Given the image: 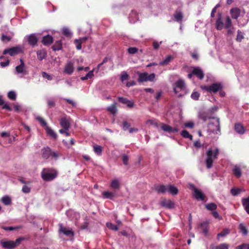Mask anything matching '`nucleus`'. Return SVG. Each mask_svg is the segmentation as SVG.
I'll list each match as a JSON object with an SVG mask.
<instances>
[{
    "label": "nucleus",
    "instance_id": "f257e3e1",
    "mask_svg": "<svg viewBox=\"0 0 249 249\" xmlns=\"http://www.w3.org/2000/svg\"><path fill=\"white\" fill-rule=\"evenodd\" d=\"M219 150L218 148L214 149L209 148L206 152L207 158L205 160L206 167L210 169L212 167L213 160L218 158Z\"/></svg>",
    "mask_w": 249,
    "mask_h": 249
},
{
    "label": "nucleus",
    "instance_id": "f03ea898",
    "mask_svg": "<svg viewBox=\"0 0 249 249\" xmlns=\"http://www.w3.org/2000/svg\"><path fill=\"white\" fill-rule=\"evenodd\" d=\"M25 240L23 237H20L17 238L15 241L12 240H2L0 242L1 247L5 249H13L18 246L21 242Z\"/></svg>",
    "mask_w": 249,
    "mask_h": 249
},
{
    "label": "nucleus",
    "instance_id": "7ed1b4c3",
    "mask_svg": "<svg viewBox=\"0 0 249 249\" xmlns=\"http://www.w3.org/2000/svg\"><path fill=\"white\" fill-rule=\"evenodd\" d=\"M43 180L46 181L54 179L57 175V171L52 168H44L41 173Z\"/></svg>",
    "mask_w": 249,
    "mask_h": 249
},
{
    "label": "nucleus",
    "instance_id": "20e7f679",
    "mask_svg": "<svg viewBox=\"0 0 249 249\" xmlns=\"http://www.w3.org/2000/svg\"><path fill=\"white\" fill-rule=\"evenodd\" d=\"M41 155L42 157L46 160L50 157L56 160L59 156L57 152H53L49 147L44 148L41 150Z\"/></svg>",
    "mask_w": 249,
    "mask_h": 249
},
{
    "label": "nucleus",
    "instance_id": "39448f33",
    "mask_svg": "<svg viewBox=\"0 0 249 249\" xmlns=\"http://www.w3.org/2000/svg\"><path fill=\"white\" fill-rule=\"evenodd\" d=\"M208 131L210 133L218 134L220 132V121L219 118L216 119V122L210 123L208 124Z\"/></svg>",
    "mask_w": 249,
    "mask_h": 249
},
{
    "label": "nucleus",
    "instance_id": "423d86ee",
    "mask_svg": "<svg viewBox=\"0 0 249 249\" xmlns=\"http://www.w3.org/2000/svg\"><path fill=\"white\" fill-rule=\"evenodd\" d=\"M222 85L220 83H215L210 86H204L202 87L203 89L210 93H216L222 89Z\"/></svg>",
    "mask_w": 249,
    "mask_h": 249
},
{
    "label": "nucleus",
    "instance_id": "0eeeda50",
    "mask_svg": "<svg viewBox=\"0 0 249 249\" xmlns=\"http://www.w3.org/2000/svg\"><path fill=\"white\" fill-rule=\"evenodd\" d=\"M155 78V74L153 73L148 74L147 72L139 73V78L138 81L139 82L153 81Z\"/></svg>",
    "mask_w": 249,
    "mask_h": 249
},
{
    "label": "nucleus",
    "instance_id": "6e6552de",
    "mask_svg": "<svg viewBox=\"0 0 249 249\" xmlns=\"http://www.w3.org/2000/svg\"><path fill=\"white\" fill-rule=\"evenodd\" d=\"M58 225V232L59 233H62L69 237H73L74 236V232L71 228L65 227L61 223L59 224Z\"/></svg>",
    "mask_w": 249,
    "mask_h": 249
},
{
    "label": "nucleus",
    "instance_id": "1a4fd4ad",
    "mask_svg": "<svg viewBox=\"0 0 249 249\" xmlns=\"http://www.w3.org/2000/svg\"><path fill=\"white\" fill-rule=\"evenodd\" d=\"M193 196L198 201H206V196L199 189L193 186Z\"/></svg>",
    "mask_w": 249,
    "mask_h": 249
},
{
    "label": "nucleus",
    "instance_id": "9d476101",
    "mask_svg": "<svg viewBox=\"0 0 249 249\" xmlns=\"http://www.w3.org/2000/svg\"><path fill=\"white\" fill-rule=\"evenodd\" d=\"M21 50L19 47H14L11 48L5 49L3 52V54H9L11 56H14L20 53Z\"/></svg>",
    "mask_w": 249,
    "mask_h": 249
},
{
    "label": "nucleus",
    "instance_id": "9b49d317",
    "mask_svg": "<svg viewBox=\"0 0 249 249\" xmlns=\"http://www.w3.org/2000/svg\"><path fill=\"white\" fill-rule=\"evenodd\" d=\"M160 125L161 128L162 130L169 133H177L179 131V129L178 128L172 127L171 126L163 123H161Z\"/></svg>",
    "mask_w": 249,
    "mask_h": 249
},
{
    "label": "nucleus",
    "instance_id": "f8f14e48",
    "mask_svg": "<svg viewBox=\"0 0 249 249\" xmlns=\"http://www.w3.org/2000/svg\"><path fill=\"white\" fill-rule=\"evenodd\" d=\"M27 41L29 44L34 47L37 44L38 38L36 34H32L28 36Z\"/></svg>",
    "mask_w": 249,
    "mask_h": 249
},
{
    "label": "nucleus",
    "instance_id": "ddd939ff",
    "mask_svg": "<svg viewBox=\"0 0 249 249\" xmlns=\"http://www.w3.org/2000/svg\"><path fill=\"white\" fill-rule=\"evenodd\" d=\"M192 71L193 75L196 76L199 79L202 80L204 78V73L200 68L194 67Z\"/></svg>",
    "mask_w": 249,
    "mask_h": 249
},
{
    "label": "nucleus",
    "instance_id": "4468645a",
    "mask_svg": "<svg viewBox=\"0 0 249 249\" xmlns=\"http://www.w3.org/2000/svg\"><path fill=\"white\" fill-rule=\"evenodd\" d=\"M176 87L174 88V91L175 93H177L178 91L177 89H179L180 90H183L185 89V83L184 81L181 79L178 80L175 83Z\"/></svg>",
    "mask_w": 249,
    "mask_h": 249
},
{
    "label": "nucleus",
    "instance_id": "2eb2a0df",
    "mask_svg": "<svg viewBox=\"0 0 249 249\" xmlns=\"http://www.w3.org/2000/svg\"><path fill=\"white\" fill-rule=\"evenodd\" d=\"M53 41V38L51 35H48L43 36L42 39V43L45 46H48L51 45Z\"/></svg>",
    "mask_w": 249,
    "mask_h": 249
},
{
    "label": "nucleus",
    "instance_id": "dca6fc26",
    "mask_svg": "<svg viewBox=\"0 0 249 249\" xmlns=\"http://www.w3.org/2000/svg\"><path fill=\"white\" fill-rule=\"evenodd\" d=\"M73 64L71 62H68L65 67L64 70V72L69 75H71L73 73Z\"/></svg>",
    "mask_w": 249,
    "mask_h": 249
},
{
    "label": "nucleus",
    "instance_id": "f3484780",
    "mask_svg": "<svg viewBox=\"0 0 249 249\" xmlns=\"http://www.w3.org/2000/svg\"><path fill=\"white\" fill-rule=\"evenodd\" d=\"M20 64L16 67V71L18 73L26 74V71L24 70L25 64L22 59H20Z\"/></svg>",
    "mask_w": 249,
    "mask_h": 249
},
{
    "label": "nucleus",
    "instance_id": "a211bd4d",
    "mask_svg": "<svg viewBox=\"0 0 249 249\" xmlns=\"http://www.w3.org/2000/svg\"><path fill=\"white\" fill-rule=\"evenodd\" d=\"M60 124L65 130H68L70 127V123L66 118H62L60 120Z\"/></svg>",
    "mask_w": 249,
    "mask_h": 249
},
{
    "label": "nucleus",
    "instance_id": "6ab92c4d",
    "mask_svg": "<svg viewBox=\"0 0 249 249\" xmlns=\"http://www.w3.org/2000/svg\"><path fill=\"white\" fill-rule=\"evenodd\" d=\"M155 190L159 194H164L167 192L168 185H160L155 187Z\"/></svg>",
    "mask_w": 249,
    "mask_h": 249
},
{
    "label": "nucleus",
    "instance_id": "aec40b11",
    "mask_svg": "<svg viewBox=\"0 0 249 249\" xmlns=\"http://www.w3.org/2000/svg\"><path fill=\"white\" fill-rule=\"evenodd\" d=\"M234 130L237 133L241 135L245 132V128L241 123H236L234 124Z\"/></svg>",
    "mask_w": 249,
    "mask_h": 249
},
{
    "label": "nucleus",
    "instance_id": "412c9836",
    "mask_svg": "<svg viewBox=\"0 0 249 249\" xmlns=\"http://www.w3.org/2000/svg\"><path fill=\"white\" fill-rule=\"evenodd\" d=\"M216 28L218 30H221L223 28V22L222 20V14H218V18L216 21Z\"/></svg>",
    "mask_w": 249,
    "mask_h": 249
},
{
    "label": "nucleus",
    "instance_id": "4be33fe9",
    "mask_svg": "<svg viewBox=\"0 0 249 249\" xmlns=\"http://www.w3.org/2000/svg\"><path fill=\"white\" fill-rule=\"evenodd\" d=\"M37 57L40 61L45 59L47 56V52L45 49L39 50L36 53Z\"/></svg>",
    "mask_w": 249,
    "mask_h": 249
},
{
    "label": "nucleus",
    "instance_id": "5701e85b",
    "mask_svg": "<svg viewBox=\"0 0 249 249\" xmlns=\"http://www.w3.org/2000/svg\"><path fill=\"white\" fill-rule=\"evenodd\" d=\"M230 12L231 18L234 19H237L240 14V11L237 8L231 9Z\"/></svg>",
    "mask_w": 249,
    "mask_h": 249
},
{
    "label": "nucleus",
    "instance_id": "b1692460",
    "mask_svg": "<svg viewBox=\"0 0 249 249\" xmlns=\"http://www.w3.org/2000/svg\"><path fill=\"white\" fill-rule=\"evenodd\" d=\"M62 48V43L61 40H58L55 42L54 44L52 46V49L53 51H59Z\"/></svg>",
    "mask_w": 249,
    "mask_h": 249
},
{
    "label": "nucleus",
    "instance_id": "393cba45",
    "mask_svg": "<svg viewBox=\"0 0 249 249\" xmlns=\"http://www.w3.org/2000/svg\"><path fill=\"white\" fill-rule=\"evenodd\" d=\"M159 207L165 209H173L175 208V203H158Z\"/></svg>",
    "mask_w": 249,
    "mask_h": 249
},
{
    "label": "nucleus",
    "instance_id": "a878e982",
    "mask_svg": "<svg viewBox=\"0 0 249 249\" xmlns=\"http://www.w3.org/2000/svg\"><path fill=\"white\" fill-rule=\"evenodd\" d=\"M107 110L109 111L110 113L114 115L116 113L117 109V103L116 102L113 103L111 106L108 107H107Z\"/></svg>",
    "mask_w": 249,
    "mask_h": 249
},
{
    "label": "nucleus",
    "instance_id": "bb28decb",
    "mask_svg": "<svg viewBox=\"0 0 249 249\" xmlns=\"http://www.w3.org/2000/svg\"><path fill=\"white\" fill-rule=\"evenodd\" d=\"M46 130L48 135L50 136L54 139H56L57 138V135L56 133L54 132V131L50 127H49V126H46Z\"/></svg>",
    "mask_w": 249,
    "mask_h": 249
},
{
    "label": "nucleus",
    "instance_id": "cd10ccee",
    "mask_svg": "<svg viewBox=\"0 0 249 249\" xmlns=\"http://www.w3.org/2000/svg\"><path fill=\"white\" fill-rule=\"evenodd\" d=\"M200 227L202 229L203 233L207 235L209 232L208 224L207 222H203L200 224Z\"/></svg>",
    "mask_w": 249,
    "mask_h": 249
},
{
    "label": "nucleus",
    "instance_id": "c85d7f7f",
    "mask_svg": "<svg viewBox=\"0 0 249 249\" xmlns=\"http://www.w3.org/2000/svg\"><path fill=\"white\" fill-rule=\"evenodd\" d=\"M173 59V57L172 55H168L163 61L160 62L159 65L160 66L167 65Z\"/></svg>",
    "mask_w": 249,
    "mask_h": 249
},
{
    "label": "nucleus",
    "instance_id": "c756f323",
    "mask_svg": "<svg viewBox=\"0 0 249 249\" xmlns=\"http://www.w3.org/2000/svg\"><path fill=\"white\" fill-rule=\"evenodd\" d=\"M178 189L177 187L171 185H168V193H170L173 195H175L178 193Z\"/></svg>",
    "mask_w": 249,
    "mask_h": 249
},
{
    "label": "nucleus",
    "instance_id": "7c9ffc66",
    "mask_svg": "<svg viewBox=\"0 0 249 249\" xmlns=\"http://www.w3.org/2000/svg\"><path fill=\"white\" fill-rule=\"evenodd\" d=\"M230 233V230L227 228L223 229L222 231L217 235V239L219 240L220 237H225Z\"/></svg>",
    "mask_w": 249,
    "mask_h": 249
},
{
    "label": "nucleus",
    "instance_id": "2f4dec72",
    "mask_svg": "<svg viewBox=\"0 0 249 249\" xmlns=\"http://www.w3.org/2000/svg\"><path fill=\"white\" fill-rule=\"evenodd\" d=\"M110 187L113 189H119L120 187V184L118 179H115L111 181Z\"/></svg>",
    "mask_w": 249,
    "mask_h": 249
},
{
    "label": "nucleus",
    "instance_id": "473e14b6",
    "mask_svg": "<svg viewBox=\"0 0 249 249\" xmlns=\"http://www.w3.org/2000/svg\"><path fill=\"white\" fill-rule=\"evenodd\" d=\"M232 172L233 175L237 178H239L242 175L241 169L236 166L232 170Z\"/></svg>",
    "mask_w": 249,
    "mask_h": 249
},
{
    "label": "nucleus",
    "instance_id": "72a5a7b5",
    "mask_svg": "<svg viewBox=\"0 0 249 249\" xmlns=\"http://www.w3.org/2000/svg\"><path fill=\"white\" fill-rule=\"evenodd\" d=\"M102 196L104 198L112 199L114 196V194L112 192L105 191L102 193Z\"/></svg>",
    "mask_w": 249,
    "mask_h": 249
},
{
    "label": "nucleus",
    "instance_id": "f704fd0d",
    "mask_svg": "<svg viewBox=\"0 0 249 249\" xmlns=\"http://www.w3.org/2000/svg\"><path fill=\"white\" fill-rule=\"evenodd\" d=\"M0 229H2L5 231H12L14 230L18 229V227H13V226H5L0 224Z\"/></svg>",
    "mask_w": 249,
    "mask_h": 249
},
{
    "label": "nucleus",
    "instance_id": "c9c22d12",
    "mask_svg": "<svg viewBox=\"0 0 249 249\" xmlns=\"http://www.w3.org/2000/svg\"><path fill=\"white\" fill-rule=\"evenodd\" d=\"M239 228L240 231V232H242V233L244 235H247L248 233V230L246 227V226L243 224L240 223L239 225Z\"/></svg>",
    "mask_w": 249,
    "mask_h": 249
},
{
    "label": "nucleus",
    "instance_id": "e433bc0d",
    "mask_svg": "<svg viewBox=\"0 0 249 249\" xmlns=\"http://www.w3.org/2000/svg\"><path fill=\"white\" fill-rule=\"evenodd\" d=\"M158 123L159 121L156 119H150L146 122V124L147 125H153L156 127H158L159 126Z\"/></svg>",
    "mask_w": 249,
    "mask_h": 249
},
{
    "label": "nucleus",
    "instance_id": "4c0bfd02",
    "mask_svg": "<svg viewBox=\"0 0 249 249\" xmlns=\"http://www.w3.org/2000/svg\"><path fill=\"white\" fill-rule=\"evenodd\" d=\"M181 135L184 138H189L190 140H193V136L186 130H183L181 132Z\"/></svg>",
    "mask_w": 249,
    "mask_h": 249
},
{
    "label": "nucleus",
    "instance_id": "58836bf2",
    "mask_svg": "<svg viewBox=\"0 0 249 249\" xmlns=\"http://www.w3.org/2000/svg\"><path fill=\"white\" fill-rule=\"evenodd\" d=\"M106 226L109 229L114 231H117L119 228L117 225H114L111 222H107Z\"/></svg>",
    "mask_w": 249,
    "mask_h": 249
},
{
    "label": "nucleus",
    "instance_id": "ea45409f",
    "mask_svg": "<svg viewBox=\"0 0 249 249\" xmlns=\"http://www.w3.org/2000/svg\"><path fill=\"white\" fill-rule=\"evenodd\" d=\"M174 16L177 22H180L183 19V14L181 12L176 13Z\"/></svg>",
    "mask_w": 249,
    "mask_h": 249
},
{
    "label": "nucleus",
    "instance_id": "a19ab883",
    "mask_svg": "<svg viewBox=\"0 0 249 249\" xmlns=\"http://www.w3.org/2000/svg\"><path fill=\"white\" fill-rule=\"evenodd\" d=\"M93 150L95 153L100 155L102 152V147L100 145H95L93 146Z\"/></svg>",
    "mask_w": 249,
    "mask_h": 249
},
{
    "label": "nucleus",
    "instance_id": "79ce46f5",
    "mask_svg": "<svg viewBox=\"0 0 249 249\" xmlns=\"http://www.w3.org/2000/svg\"><path fill=\"white\" fill-rule=\"evenodd\" d=\"M231 20L229 16H227L226 18V21L224 27L226 29H229L231 26Z\"/></svg>",
    "mask_w": 249,
    "mask_h": 249
},
{
    "label": "nucleus",
    "instance_id": "37998d69",
    "mask_svg": "<svg viewBox=\"0 0 249 249\" xmlns=\"http://www.w3.org/2000/svg\"><path fill=\"white\" fill-rule=\"evenodd\" d=\"M244 37V34L240 30H238L237 31V35L236 39V41L240 42L242 41Z\"/></svg>",
    "mask_w": 249,
    "mask_h": 249
},
{
    "label": "nucleus",
    "instance_id": "c03bdc74",
    "mask_svg": "<svg viewBox=\"0 0 249 249\" xmlns=\"http://www.w3.org/2000/svg\"><path fill=\"white\" fill-rule=\"evenodd\" d=\"M206 208L210 211H213L217 208V206L215 203H208L206 205Z\"/></svg>",
    "mask_w": 249,
    "mask_h": 249
},
{
    "label": "nucleus",
    "instance_id": "a18cd8bd",
    "mask_svg": "<svg viewBox=\"0 0 249 249\" xmlns=\"http://www.w3.org/2000/svg\"><path fill=\"white\" fill-rule=\"evenodd\" d=\"M8 97L10 100H14V101L16 100V98H17V95H16L15 92H14V91H10L8 93Z\"/></svg>",
    "mask_w": 249,
    "mask_h": 249
},
{
    "label": "nucleus",
    "instance_id": "49530a36",
    "mask_svg": "<svg viewBox=\"0 0 249 249\" xmlns=\"http://www.w3.org/2000/svg\"><path fill=\"white\" fill-rule=\"evenodd\" d=\"M229 245L226 243L221 244L215 247V249H229Z\"/></svg>",
    "mask_w": 249,
    "mask_h": 249
},
{
    "label": "nucleus",
    "instance_id": "de8ad7c7",
    "mask_svg": "<svg viewBox=\"0 0 249 249\" xmlns=\"http://www.w3.org/2000/svg\"><path fill=\"white\" fill-rule=\"evenodd\" d=\"M138 51V49L136 47H129L127 49L128 53L130 54H134L136 53Z\"/></svg>",
    "mask_w": 249,
    "mask_h": 249
},
{
    "label": "nucleus",
    "instance_id": "09e8293b",
    "mask_svg": "<svg viewBox=\"0 0 249 249\" xmlns=\"http://www.w3.org/2000/svg\"><path fill=\"white\" fill-rule=\"evenodd\" d=\"M122 158L123 163L125 165H128L129 157L125 154H123L122 156Z\"/></svg>",
    "mask_w": 249,
    "mask_h": 249
},
{
    "label": "nucleus",
    "instance_id": "8fccbe9b",
    "mask_svg": "<svg viewBox=\"0 0 249 249\" xmlns=\"http://www.w3.org/2000/svg\"><path fill=\"white\" fill-rule=\"evenodd\" d=\"M47 105L48 107L50 108L53 107L55 106V102L53 99L48 100L47 101Z\"/></svg>",
    "mask_w": 249,
    "mask_h": 249
},
{
    "label": "nucleus",
    "instance_id": "3c124183",
    "mask_svg": "<svg viewBox=\"0 0 249 249\" xmlns=\"http://www.w3.org/2000/svg\"><path fill=\"white\" fill-rule=\"evenodd\" d=\"M191 98L195 100H198L200 94L198 92L194 91L191 94Z\"/></svg>",
    "mask_w": 249,
    "mask_h": 249
},
{
    "label": "nucleus",
    "instance_id": "603ef678",
    "mask_svg": "<svg viewBox=\"0 0 249 249\" xmlns=\"http://www.w3.org/2000/svg\"><path fill=\"white\" fill-rule=\"evenodd\" d=\"M241 192V190L238 188H232L231 190V193L232 196H235L239 194Z\"/></svg>",
    "mask_w": 249,
    "mask_h": 249
},
{
    "label": "nucleus",
    "instance_id": "864d4df0",
    "mask_svg": "<svg viewBox=\"0 0 249 249\" xmlns=\"http://www.w3.org/2000/svg\"><path fill=\"white\" fill-rule=\"evenodd\" d=\"M130 124L127 121H124L123 122V129L124 131L127 130L130 127Z\"/></svg>",
    "mask_w": 249,
    "mask_h": 249
},
{
    "label": "nucleus",
    "instance_id": "5fc2aeb1",
    "mask_svg": "<svg viewBox=\"0 0 249 249\" xmlns=\"http://www.w3.org/2000/svg\"><path fill=\"white\" fill-rule=\"evenodd\" d=\"M36 119L39 121L40 124L43 126H47V123L46 121L41 117H37Z\"/></svg>",
    "mask_w": 249,
    "mask_h": 249
},
{
    "label": "nucleus",
    "instance_id": "6e6d98bb",
    "mask_svg": "<svg viewBox=\"0 0 249 249\" xmlns=\"http://www.w3.org/2000/svg\"><path fill=\"white\" fill-rule=\"evenodd\" d=\"M22 191L24 193H29L31 191V188L26 184L22 187Z\"/></svg>",
    "mask_w": 249,
    "mask_h": 249
},
{
    "label": "nucleus",
    "instance_id": "4d7b16f0",
    "mask_svg": "<svg viewBox=\"0 0 249 249\" xmlns=\"http://www.w3.org/2000/svg\"><path fill=\"white\" fill-rule=\"evenodd\" d=\"M118 100L119 102H120V103L124 104H126L129 100L126 98H124L123 97H119L118 98Z\"/></svg>",
    "mask_w": 249,
    "mask_h": 249
},
{
    "label": "nucleus",
    "instance_id": "13d9d810",
    "mask_svg": "<svg viewBox=\"0 0 249 249\" xmlns=\"http://www.w3.org/2000/svg\"><path fill=\"white\" fill-rule=\"evenodd\" d=\"M74 43L76 45V48L77 50H80L81 49V48H82V46H81L82 43L81 42V41L80 40H79L78 39H75L74 40Z\"/></svg>",
    "mask_w": 249,
    "mask_h": 249
},
{
    "label": "nucleus",
    "instance_id": "bf43d9fd",
    "mask_svg": "<svg viewBox=\"0 0 249 249\" xmlns=\"http://www.w3.org/2000/svg\"><path fill=\"white\" fill-rule=\"evenodd\" d=\"M2 202H11V198L8 196H4L1 199Z\"/></svg>",
    "mask_w": 249,
    "mask_h": 249
},
{
    "label": "nucleus",
    "instance_id": "052dcab7",
    "mask_svg": "<svg viewBox=\"0 0 249 249\" xmlns=\"http://www.w3.org/2000/svg\"><path fill=\"white\" fill-rule=\"evenodd\" d=\"M63 34L67 36H69L71 35V33L69 29L66 28H65L63 29Z\"/></svg>",
    "mask_w": 249,
    "mask_h": 249
},
{
    "label": "nucleus",
    "instance_id": "680f3d73",
    "mask_svg": "<svg viewBox=\"0 0 249 249\" xmlns=\"http://www.w3.org/2000/svg\"><path fill=\"white\" fill-rule=\"evenodd\" d=\"M1 39L2 41H9L11 40V37L7 36L6 35H2L1 36Z\"/></svg>",
    "mask_w": 249,
    "mask_h": 249
},
{
    "label": "nucleus",
    "instance_id": "e2e57ef3",
    "mask_svg": "<svg viewBox=\"0 0 249 249\" xmlns=\"http://www.w3.org/2000/svg\"><path fill=\"white\" fill-rule=\"evenodd\" d=\"M42 75L43 78H46L49 80H51L52 79V76L50 75L47 73L46 72H42Z\"/></svg>",
    "mask_w": 249,
    "mask_h": 249
},
{
    "label": "nucleus",
    "instance_id": "0e129e2a",
    "mask_svg": "<svg viewBox=\"0 0 249 249\" xmlns=\"http://www.w3.org/2000/svg\"><path fill=\"white\" fill-rule=\"evenodd\" d=\"M184 126L185 127L192 128L194 126V124L192 122H187L184 124Z\"/></svg>",
    "mask_w": 249,
    "mask_h": 249
},
{
    "label": "nucleus",
    "instance_id": "69168bd1",
    "mask_svg": "<svg viewBox=\"0 0 249 249\" xmlns=\"http://www.w3.org/2000/svg\"><path fill=\"white\" fill-rule=\"evenodd\" d=\"M67 130H65V129H61L59 130V132L61 134H65L66 136H69L70 135V133Z\"/></svg>",
    "mask_w": 249,
    "mask_h": 249
},
{
    "label": "nucleus",
    "instance_id": "338daca9",
    "mask_svg": "<svg viewBox=\"0 0 249 249\" xmlns=\"http://www.w3.org/2000/svg\"><path fill=\"white\" fill-rule=\"evenodd\" d=\"M2 109H5L7 110V111H11L12 110V108L8 105V104H4L3 106L2 107Z\"/></svg>",
    "mask_w": 249,
    "mask_h": 249
},
{
    "label": "nucleus",
    "instance_id": "774afa93",
    "mask_svg": "<svg viewBox=\"0 0 249 249\" xmlns=\"http://www.w3.org/2000/svg\"><path fill=\"white\" fill-rule=\"evenodd\" d=\"M243 205L247 213L249 214V203H243Z\"/></svg>",
    "mask_w": 249,
    "mask_h": 249
}]
</instances>
